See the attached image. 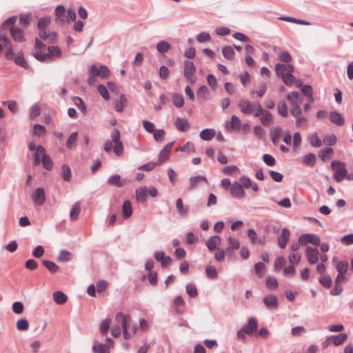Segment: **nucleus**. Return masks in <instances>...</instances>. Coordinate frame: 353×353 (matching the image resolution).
Instances as JSON below:
<instances>
[{
  "instance_id": "1",
  "label": "nucleus",
  "mask_w": 353,
  "mask_h": 353,
  "mask_svg": "<svg viewBox=\"0 0 353 353\" xmlns=\"http://www.w3.org/2000/svg\"><path fill=\"white\" fill-rule=\"evenodd\" d=\"M331 167L335 170L334 179L337 182H341L347 174V170L345 168V164L339 161H333L331 163Z\"/></svg>"
},
{
  "instance_id": "2",
  "label": "nucleus",
  "mask_w": 353,
  "mask_h": 353,
  "mask_svg": "<svg viewBox=\"0 0 353 353\" xmlns=\"http://www.w3.org/2000/svg\"><path fill=\"white\" fill-rule=\"evenodd\" d=\"M46 52V63L53 62L59 59L62 56V50L59 46L57 45H50L47 48Z\"/></svg>"
},
{
  "instance_id": "3",
  "label": "nucleus",
  "mask_w": 353,
  "mask_h": 353,
  "mask_svg": "<svg viewBox=\"0 0 353 353\" xmlns=\"http://www.w3.org/2000/svg\"><path fill=\"white\" fill-rule=\"evenodd\" d=\"M5 30L6 28L2 26L0 28V42H3L5 48L7 49L5 52L6 58L10 59L13 58V50L10 40L6 37Z\"/></svg>"
},
{
  "instance_id": "4",
  "label": "nucleus",
  "mask_w": 353,
  "mask_h": 353,
  "mask_svg": "<svg viewBox=\"0 0 353 353\" xmlns=\"http://www.w3.org/2000/svg\"><path fill=\"white\" fill-rule=\"evenodd\" d=\"M88 74H92L95 77H99L102 79H106L110 75V70L105 65H101L98 68L93 64L88 69Z\"/></svg>"
},
{
  "instance_id": "5",
  "label": "nucleus",
  "mask_w": 353,
  "mask_h": 353,
  "mask_svg": "<svg viewBox=\"0 0 353 353\" xmlns=\"http://www.w3.org/2000/svg\"><path fill=\"white\" fill-rule=\"evenodd\" d=\"M28 148L30 150L33 151L35 150L36 146L34 143H30L28 145ZM41 162L44 164V148L42 145H38L34 154V165L37 166Z\"/></svg>"
},
{
  "instance_id": "6",
  "label": "nucleus",
  "mask_w": 353,
  "mask_h": 353,
  "mask_svg": "<svg viewBox=\"0 0 353 353\" xmlns=\"http://www.w3.org/2000/svg\"><path fill=\"white\" fill-rule=\"evenodd\" d=\"M241 123V120L237 116L232 115L230 121H225V128L229 132L240 131Z\"/></svg>"
},
{
  "instance_id": "7",
  "label": "nucleus",
  "mask_w": 353,
  "mask_h": 353,
  "mask_svg": "<svg viewBox=\"0 0 353 353\" xmlns=\"http://www.w3.org/2000/svg\"><path fill=\"white\" fill-rule=\"evenodd\" d=\"M299 241L302 243V245L311 243L314 245H319L321 241L319 236L317 234L307 233L303 234L299 236Z\"/></svg>"
},
{
  "instance_id": "8",
  "label": "nucleus",
  "mask_w": 353,
  "mask_h": 353,
  "mask_svg": "<svg viewBox=\"0 0 353 353\" xmlns=\"http://www.w3.org/2000/svg\"><path fill=\"white\" fill-rule=\"evenodd\" d=\"M305 255L307 262L312 265L316 263L319 260V252L317 248L306 247Z\"/></svg>"
},
{
  "instance_id": "9",
  "label": "nucleus",
  "mask_w": 353,
  "mask_h": 353,
  "mask_svg": "<svg viewBox=\"0 0 353 353\" xmlns=\"http://www.w3.org/2000/svg\"><path fill=\"white\" fill-rule=\"evenodd\" d=\"M115 321L118 324H121L123 330H128V327L130 325L131 318L128 314H124L120 312L116 314Z\"/></svg>"
},
{
  "instance_id": "10",
  "label": "nucleus",
  "mask_w": 353,
  "mask_h": 353,
  "mask_svg": "<svg viewBox=\"0 0 353 353\" xmlns=\"http://www.w3.org/2000/svg\"><path fill=\"white\" fill-rule=\"evenodd\" d=\"M230 193L232 196L242 199L245 196V192L239 182H234L231 185Z\"/></svg>"
},
{
  "instance_id": "11",
  "label": "nucleus",
  "mask_w": 353,
  "mask_h": 353,
  "mask_svg": "<svg viewBox=\"0 0 353 353\" xmlns=\"http://www.w3.org/2000/svg\"><path fill=\"white\" fill-rule=\"evenodd\" d=\"M10 34L13 39L17 42H23L26 39L23 36V31L21 28L17 26H12L10 28Z\"/></svg>"
},
{
  "instance_id": "12",
  "label": "nucleus",
  "mask_w": 353,
  "mask_h": 353,
  "mask_svg": "<svg viewBox=\"0 0 353 353\" xmlns=\"http://www.w3.org/2000/svg\"><path fill=\"white\" fill-rule=\"evenodd\" d=\"M290 232L286 228H283L281 234L278 236L277 241L281 248L284 249L288 243Z\"/></svg>"
},
{
  "instance_id": "13",
  "label": "nucleus",
  "mask_w": 353,
  "mask_h": 353,
  "mask_svg": "<svg viewBox=\"0 0 353 353\" xmlns=\"http://www.w3.org/2000/svg\"><path fill=\"white\" fill-rule=\"evenodd\" d=\"M32 199L35 205H43L44 202V189L42 188H38L35 192L32 193Z\"/></svg>"
},
{
  "instance_id": "14",
  "label": "nucleus",
  "mask_w": 353,
  "mask_h": 353,
  "mask_svg": "<svg viewBox=\"0 0 353 353\" xmlns=\"http://www.w3.org/2000/svg\"><path fill=\"white\" fill-rule=\"evenodd\" d=\"M241 329L244 330L246 334H252V332L257 329L256 320L253 317L250 318L248 323L244 325Z\"/></svg>"
},
{
  "instance_id": "15",
  "label": "nucleus",
  "mask_w": 353,
  "mask_h": 353,
  "mask_svg": "<svg viewBox=\"0 0 353 353\" xmlns=\"http://www.w3.org/2000/svg\"><path fill=\"white\" fill-rule=\"evenodd\" d=\"M263 301L269 309H275L278 306V299L276 296L272 294L264 297Z\"/></svg>"
},
{
  "instance_id": "16",
  "label": "nucleus",
  "mask_w": 353,
  "mask_h": 353,
  "mask_svg": "<svg viewBox=\"0 0 353 353\" xmlns=\"http://www.w3.org/2000/svg\"><path fill=\"white\" fill-rule=\"evenodd\" d=\"M241 112L244 114H250L252 113L253 103L248 100H241L238 105Z\"/></svg>"
},
{
  "instance_id": "17",
  "label": "nucleus",
  "mask_w": 353,
  "mask_h": 353,
  "mask_svg": "<svg viewBox=\"0 0 353 353\" xmlns=\"http://www.w3.org/2000/svg\"><path fill=\"white\" fill-rule=\"evenodd\" d=\"M56 20L60 23H65L68 21L65 16V8L63 6L59 5L55 9Z\"/></svg>"
},
{
  "instance_id": "18",
  "label": "nucleus",
  "mask_w": 353,
  "mask_h": 353,
  "mask_svg": "<svg viewBox=\"0 0 353 353\" xmlns=\"http://www.w3.org/2000/svg\"><path fill=\"white\" fill-rule=\"evenodd\" d=\"M176 208L177 210L178 213L181 216H186L188 215L189 212V206L183 205L182 199L179 198L176 199Z\"/></svg>"
},
{
  "instance_id": "19",
  "label": "nucleus",
  "mask_w": 353,
  "mask_h": 353,
  "mask_svg": "<svg viewBox=\"0 0 353 353\" xmlns=\"http://www.w3.org/2000/svg\"><path fill=\"white\" fill-rule=\"evenodd\" d=\"M261 121L262 125L267 126L270 125L273 121V117L270 112L265 110L262 112L261 117H258Z\"/></svg>"
},
{
  "instance_id": "20",
  "label": "nucleus",
  "mask_w": 353,
  "mask_h": 353,
  "mask_svg": "<svg viewBox=\"0 0 353 353\" xmlns=\"http://www.w3.org/2000/svg\"><path fill=\"white\" fill-rule=\"evenodd\" d=\"M330 120L333 123L340 126L344 124L345 119L339 112L336 111H332L330 113Z\"/></svg>"
},
{
  "instance_id": "21",
  "label": "nucleus",
  "mask_w": 353,
  "mask_h": 353,
  "mask_svg": "<svg viewBox=\"0 0 353 353\" xmlns=\"http://www.w3.org/2000/svg\"><path fill=\"white\" fill-rule=\"evenodd\" d=\"M201 181L207 182L206 177L202 175L190 177L189 181V190L194 189Z\"/></svg>"
},
{
  "instance_id": "22",
  "label": "nucleus",
  "mask_w": 353,
  "mask_h": 353,
  "mask_svg": "<svg viewBox=\"0 0 353 353\" xmlns=\"http://www.w3.org/2000/svg\"><path fill=\"white\" fill-rule=\"evenodd\" d=\"M175 126L177 130L185 132L189 129L190 124L187 119L179 117L176 119Z\"/></svg>"
},
{
  "instance_id": "23",
  "label": "nucleus",
  "mask_w": 353,
  "mask_h": 353,
  "mask_svg": "<svg viewBox=\"0 0 353 353\" xmlns=\"http://www.w3.org/2000/svg\"><path fill=\"white\" fill-rule=\"evenodd\" d=\"M221 241V238L219 236H212L206 241L205 245L210 251H212L217 249L216 246L220 244Z\"/></svg>"
},
{
  "instance_id": "24",
  "label": "nucleus",
  "mask_w": 353,
  "mask_h": 353,
  "mask_svg": "<svg viewBox=\"0 0 353 353\" xmlns=\"http://www.w3.org/2000/svg\"><path fill=\"white\" fill-rule=\"evenodd\" d=\"M347 338V334L340 333L336 336H330L327 340L332 341L334 345H341Z\"/></svg>"
},
{
  "instance_id": "25",
  "label": "nucleus",
  "mask_w": 353,
  "mask_h": 353,
  "mask_svg": "<svg viewBox=\"0 0 353 353\" xmlns=\"http://www.w3.org/2000/svg\"><path fill=\"white\" fill-rule=\"evenodd\" d=\"M10 60H14L15 63L21 67L25 68H28V64L26 60L24 59L23 52L22 51H19L17 55H15L13 52V58L10 59Z\"/></svg>"
},
{
  "instance_id": "26",
  "label": "nucleus",
  "mask_w": 353,
  "mask_h": 353,
  "mask_svg": "<svg viewBox=\"0 0 353 353\" xmlns=\"http://www.w3.org/2000/svg\"><path fill=\"white\" fill-rule=\"evenodd\" d=\"M279 20L288 22L294 23L300 25L310 26L312 23L310 21L294 18L292 17L281 16L278 18Z\"/></svg>"
},
{
  "instance_id": "27",
  "label": "nucleus",
  "mask_w": 353,
  "mask_h": 353,
  "mask_svg": "<svg viewBox=\"0 0 353 353\" xmlns=\"http://www.w3.org/2000/svg\"><path fill=\"white\" fill-rule=\"evenodd\" d=\"M53 300L56 303L63 305L67 301L68 296L63 292L57 291L53 293Z\"/></svg>"
},
{
  "instance_id": "28",
  "label": "nucleus",
  "mask_w": 353,
  "mask_h": 353,
  "mask_svg": "<svg viewBox=\"0 0 353 353\" xmlns=\"http://www.w3.org/2000/svg\"><path fill=\"white\" fill-rule=\"evenodd\" d=\"M228 247L226 249V252L228 253L232 252L234 250H238L240 247V243L238 239L236 238L229 236L228 238Z\"/></svg>"
},
{
  "instance_id": "29",
  "label": "nucleus",
  "mask_w": 353,
  "mask_h": 353,
  "mask_svg": "<svg viewBox=\"0 0 353 353\" xmlns=\"http://www.w3.org/2000/svg\"><path fill=\"white\" fill-rule=\"evenodd\" d=\"M215 136V130L213 129H205L200 132L199 137L204 141H210Z\"/></svg>"
},
{
  "instance_id": "30",
  "label": "nucleus",
  "mask_w": 353,
  "mask_h": 353,
  "mask_svg": "<svg viewBox=\"0 0 353 353\" xmlns=\"http://www.w3.org/2000/svg\"><path fill=\"white\" fill-rule=\"evenodd\" d=\"M282 133V129L280 127H276L274 129H272L270 132V135L272 139V141L274 145H276L280 139L281 135Z\"/></svg>"
},
{
  "instance_id": "31",
  "label": "nucleus",
  "mask_w": 353,
  "mask_h": 353,
  "mask_svg": "<svg viewBox=\"0 0 353 353\" xmlns=\"http://www.w3.org/2000/svg\"><path fill=\"white\" fill-rule=\"evenodd\" d=\"M196 68L192 61H184V76L194 75Z\"/></svg>"
},
{
  "instance_id": "32",
  "label": "nucleus",
  "mask_w": 353,
  "mask_h": 353,
  "mask_svg": "<svg viewBox=\"0 0 353 353\" xmlns=\"http://www.w3.org/2000/svg\"><path fill=\"white\" fill-rule=\"evenodd\" d=\"M316 157L314 153H308L303 157L302 163L305 165L312 167L316 163Z\"/></svg>"
},
{
  "instance_id": "33",
  "label": "nucleus",
  "mask_w": 353,
  "mask_h": 353,
  "mask_svg": "<svg viewBox=\"0 0 353 353\" xmlns=\"http://www.w3.org/2000/svg\"><path fill=\"white\" fill-rule=\"evenodd\" d=\"M172 145L173 142L169 143L162 149L159 156V161L163 162L168 159V154L170 152Z\"/></svg>"
},
{
  "instance_id": "34",
  "label": "nucleus",
  "mask_w": 353,
  "mask_h": 353,
  "mask_svg": "<svg viewBox=\"0 0 353 353\" xmlns=\"http://www.w3.org/2000/svg\"><path fill=\"white\" fill-rule=\"evenodd\" d=\"M122 213L124 219H128L132 215V205L129 200H126L123 202L122 206Z\"/></svg>"
},
{
  "instance_id": "35",
  "label": "nucleus",
  "mask_w": 353,
  "mask_h": 353,
  "mask_svg": "<svg viewBox=\"0 0 353 353\" xmlns=\"http://www.w3.org/2000/svg\"><path fill=\"white\" fill-rule=\"evenodd\" d=\"M81 212V204L79 202H77L72 206L70 212V217L72 221H75L79 218V215Z\"/></svg>"
},
{
  "instance_id": "36",
  "label": "nucleus",
  "mask_w": 353,
  "mask_h": 353,
  "mask_svg": "<svg viewBox=\"0 0 353 353\" xmlns=\"http://www.w3.org/2000/svg\"><path fill=\"white\" fill-rule=\"evenodd\" d=\"M127 99L125 95L121 94L119 100L114 102L115 110L118 112H121L123 110L124 103H126Z\"/></svg>"
},
{
  "instance_id": "37",
  "label": "nucleus",
  "mask_w": 353,
  "mask_h": 353,
  "mask_svg": "<svg viewBox=\"0 0 353 353\" xmlns=\"http://www.w3.org/2000/svg\"><path fill=\"white\" fill-rule=\"evenodd\" d=\"M223 56L228 60H232L234 57V51L232 46H226L222 48Z\"/></svg>"
},
{
  "instance_id": "38",
  "label": "nucleus",
  "mask_w": 353,
  "mask_h": 353,
  "mask_svg": "<svg viewBox=\"0 0 353 353\" xmlns=\"http://www.w3.org/2000/svg\"><path fill=\"white\" fill-rule=\"evenodd\" d=\"M148 189L145 186H143L136 190V196L137 201L143 202L146 199Z\"/></svg>"
},
{
  "instance_id": "39",
  "label": "nucleus",
  "mask_w": 353,
  "mask_h": 353,
  "mask_svg": "<svg viewBox=\"0 0 353 353\" xmlns=\"http://www.w3.org/2000/svg\"><path fill=\"white\" fill-rule=\"evenodd\" d=\"M310 143L315 148H319L321 145L322 141L319 138L317 132H314L308 137Z\"/></svg>"
},
{
  "instance_id": "40",
  "label": "nucleus",
  "mask_w": 353,
  "mask_h": 353,
  "mask_svg": "<svg viewBox=\"0 0 353 353\" xmlns=\"http://www.w3.org/2000/svg\"><path fill=\"white\" fill-rule=\"evenodd\" d=\"M108 183L110 185H116L119 188L123 185L121 181V176L119 174L110 176L108 179Z\"/></svg>"
},
{
  "instance_id": "41",
  "label": "nucleus",
  "mask_w": 353,
  "mask_h": 353,
  "mask_svg": "<svg viewBox=\"0 0 353 353\" xmlns=\"http://www.w3.org/2000/svg\"><path fill=\"white\" fill-rule=\"evenodd\" d=\"M17 329L19 331H27L29 329V322L26 319H19L16 323Z\"/></svg>"
},
{
  "instance_id": "42",
  "label": "nucleus",
  "mask_w": 353,
  "mask_h": 353,
  "mask_svg": "<svg viewBox=\"0 0 353 353\" xmlns=\"http://www.w3.org/2000/svg\"><path fill=\"white\" fill-rule=\"evenodd\" d=\"M170 48V44L165 41H161L157 44V50L161 54L167 52Z\"/></svg>"
},
{
  "instance_id": "43",
  "label": "nucleus",
  "mask_w": 353,
  "mask_h": 353,
  "mask_svg": "<svg viewBox=\"0 0 353 353\" xmlns=\"http://www.w3.org/2000/svg\"><path fill=\"white\" fill-rule=\"evenodd\" d=\"M93 350L97 353H108L109 347L105 344L94 343L92 346Z\"/></svg>"
},
{
  "instance_id": "44",
  "label": "nucleus",
  "mask_w": 353,
  "mask_h": 353,
  "mask_svg": "<svg viewBox=\"0 0 353 353\" xmlns=\"http://www.w3.org/2000/svg\"><path fill=\"white\" fill-rule=\"evenodd\" d=\"M334 150L332 148H325L319 150V157L323 160L325 161L327 158L333 154Z\"/></svg>"
},
{
  "instance_id": "45",
  "label": "nucleus",
  "mask_w": 353,
  "mask_h": 353,
  "mask_svg": "<svg viewBox=\"0 0 353 353\" xmlns=\"http://www.w3.org/2000/svg\"><path fill=\"white\" fill-rule=\"evenodd\" d=\"M73 102L82 111L83 113H86L87 106L81 98L79 97H74L73 98Z\"/></svg>"
},
{
  "instance_id": "46",
  "label": "nucleus",
  "mask_w": 353,
  "mask_h": 353,
  "mask_svg": "<svg viewBox=\"0 0 353 353\" xmlns=\"http://www.w3.org/2000/svg\"><path fill=\"white\" fill-rule=\"evenodd\" d=\"M348 268V263L346 261H339L336 263V269L338 273L345 274Z\"/></svg>"
},
{
  "instance_id": "47",
  "label": "nucleus",
  "mask_w": 353,
  "mask_h": 353,
  "mask_svg": "<svg viewBox=\"0 0 353 353\" xmlns=\"http://www.w3.org/2000/svg\"><path fill=\"white\" fill-rule=\"evenodd\" d=\"M265 109L262 108L261 103L259 101L253 102V108H252V113H254L256 117H261L262 112H263Z\"/></svg>"
},
{
  "instance_id": "48",
  "label": "nucleus",
  "mask_w": 353,
  "mask_h": 353,
  "mask_svg": "<svg viewBox=\"0 0 353 353\" xmlns=\"http://www.w3.org/2000/svg\"><path fill=\"white\" fill-rule=\"evenodd\" d=\"M185 290H186L187 294L190 297H195L198 294L197 289H196L195 285L193 283H188L185 286Z\"/></svg>"
},
{
  "instance_id": "49",
  "label": "nucleus",
  "mask_w": 353,
  "mask_h": 353,
  "mask_svg": "<svg viewBox=\"0 0 353 353\" xmlns=\"http://www.w3.org/2000/svg\"><path fill=\"white\" fill-rule=\"evenodd\" d=\"M72 259V254L65 250H63L60 252L59 255L58 256V260L62 262L70 261Z\"/></svg>"
},
{
  "instance_id": "50",
  "label": "nucleus",
  "mask_w": 353,
  "mask_h": 353,
  "mask_svg": "<svg viewBox=\"0 0 353 353\" xmlns=\"http://www.w3.org/2000/svg\"><path fill=\"white\" fill-rule=\"evenodd\" d=\"M320 283L326 288H330L332 284V278L329 275H323L319 279Z\"/></svg>"
},
{
  "instance_id": "51",
  "label": "nucleus",
  "mask_w": 353,
  "mask_h": 353,
  "mask_svg": "<svg viewBox=\"0 0 353 353\" xmlns=\"http://www.w3.org/2000/svg\"><path fill=\"white\" fill-rule=\"evenodd\" d=\"M173 103L177 108L183 107L184 104V99L182 94L175 93L173 96Z\"/></svg>"
},
{
  "instance_id": "52",
  "label": "nucleus",
  "mask_w": 353,
  "mask_h": 353,
  "mask_svg": "<svg viewBox=\"0 0 353 353\" xmlns=\"http://www.w3.org/2000/svg\"><path fill=\"white\" fill-rule=\"evenodd\" d=\"M41 114L40 107L37 103L34 104L30 110V119L34 120L37 117H38Z\"/></svg>"
},
{
  "instance_id": "53",
  "label": "nucleus",
  "mask_w": 353,
  "mask_h": 353,
  "mask_svg": "<svg viewBox=\"0 0 353 353\" xmlns=\"http://www.w3.org/2000/svg\"><path fill=\"white\" fill-rule=\"evenodd\" d=\"M278 112L279 114L283 117H286L288 116L287 105L284 101H280L278 103Z\"/></svg>"
},
{
  "instance_id": "54",
  "label": "nucleus",
  "mask_w": 353,
  "mask_h": 353,
  "mask_svg": "<svg viewBox=\"0 0 353 353\" xmlns=\"http://www.w3.org/2000/svg\"><path fill=\"white\" fill-rule=\"evenodd\" d=\"M205 272L210 279H214L217 277V272L215 267L208 265L205 267Z\"/></svg>"
},
{
  "instance_id": "55",
  "label": "nucleus",
  "mask_w": 353,
  "mask_h": 353,
  "mask_svg": "<svg viewBox=\"0 0 353 353\" xmlns=\"http://www.w3.org/2000/svg\"><path fill=\"white\" fill-rule=\"evenodd\" d=\"M97 90L104 99L108 100L110 99L109 92L105 85L102 84L99 85Z\"/></svg>"
},
{
  "instance_id": "56",
  "label": "nucleus",
  "mask_w": 353,
  "mask_h": 353,
  "mask_svg": "<svg viewBox=\"0 0 353 353\" xmlns=\"http://www.w3.org/2000/svg\"><path fill=\"white\" fill-rule=\"evenodd\" d=\"M196 39L199 43H204L205 41H210L211 40V36L208 32H201L197 35Z\"/></svg>"
},
{
  "instance_id": "57",
  "label": "nucleus",
  "mask_w": 353,
  "mask_h": 353,
  "mask_svg": "<svg viewBox=\"0 0 353 353\" xmlns=\"http://www.w3.org/2000/svg\"><path fill=\"white\" fill-rule=\"evenodd\" d=\"M299 93L298 92H291L288 93L287 99L290 104L299 103Z\"/></svg>"
},
{
  "instance_id": "58",
  "label": "nucleus",
  "mask_w": 353,
  "mask_h": 353,
  "mask_svg": "<svg viewBox=\"0 0 353 353\" xmlns=\"http://www.w3.org/2000/svg\"><path fill=\"white\" fill-rule=\"evenodd\" d=\"M337 141L336 137L334 134H328L323 139V143L325 145H334Z\"/></svg>"
},
{
  "instance_id": "59",
  "label": "nucleus",
  "mask_w": 353,
  "mask_h": 353,
  "mask_svg": "<svg viewBox=\"0 0 353 353\" xmlns=\"http://www.w3.org/2000/svg\"><path fill=\"white\" fill-rule=\"evenodd\" d=\"M275 71L276 75L281 77V78L287 74L286 70L285 69V65L282 63L276 64Z\"/></svg>"
},
{
  "instance_id": "60",
  "label": "nucleus",
  "mask_w": 353,
  "mask_h": 353,
  "mask_svg": "<svg viewBox=\"0 0 353 353\" xmlns=\"http://www.w3.org/2000/svg\"><path fill=\"white\" fill-rule=\"evenodd\" d=\"M252 181L251 179L246 176H243L240 177L239 179V183L242 185L243 189V188H250V185H252Z\"/></svg>"
},
{
  "instance_id": "61",
  "label": "nucleus",
  "mask_w": 353,
  "mask_h": 353,
  "mask_svg": "<svg viewBox=\"0 0 353 353\" xmlns=\"http://www.w3.org/2000/svg\"><path fill=\"white\" fill-rule=\"evenodd\" d=\"M265 269V265L262 262H258L254 265L255 272L259 277L263 276Z\"/></svg>"
},
{
  "instance_id": "62",
  "label": "nucleus",
  "mask_w": 353,
  "mask_h": 353,
  "mask_svg": "<svg viewBox=\"0 0 353 353\" xmlns=\"http://www.w3.org/2000/svg\"><path fill=\"white\" fill-rule=\"evenodd\" d=\"M78 137V133L74 132H73L70 137L68 138L66 142V147L68 148H72L73 145L75 144L77 139Z\"/></svg>"
},
{
  "instance_id": "63",
  "label": "nucleus",
  "mask_w": 353,
  "mask_h": 353,
  "mask_svg": "<svg viewBox=\"0 0 353 353\" xmlns=\"http://www.w3.org/2000/svg\"><path fill=\"white\" fill-rule=\"evenodd\" d=\"M153 137H154V139L158 141V142H160V141H162L163 139V137L165 134V132L161 129V130H155L153 132Z\"/></svg>"
},
{
  "instance_id": "64",
  "label": "nucleus",
  "mask_w": 353,
  "mask_h": 353,
  "mask_svg": "<svg viewBox=\"0 0 353 353\" xmlns=\"http://www.w3.org/2000/svg\"><path fill=\"white\" fill-rule=\"evenodd\" d=\"M23 310L24 307L21 302L16 301L12 304V310L15 314H21L23 312Z\"/></svg>"
}]
</instances>
